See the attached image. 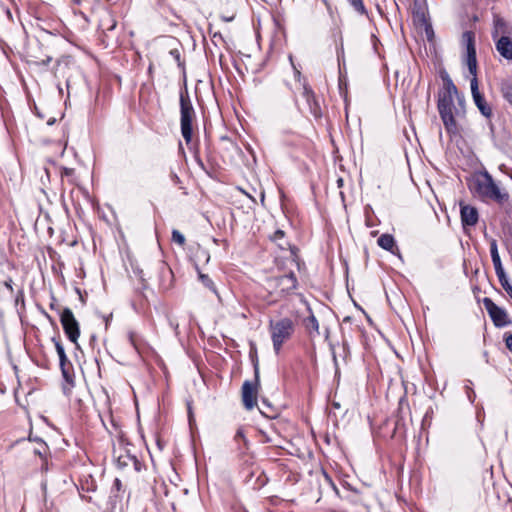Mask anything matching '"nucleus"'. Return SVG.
<instances>
[{"label":"nucleus","instance_id":"14","mask_svg":"<svg viewBox=\"0 0 512 512\" xmlns=\"http://www.w3.org/2000/svg\"><path fill=\"white\" fill-rule=\"evenodd\" d=\"M303 96L306 99V102L309 106V110H310L311 114L316 118L321 117V115H322L321 106H320L319 102L317 101L312 89H310L307 86H304Z\"/></svg>","mask_w":512,"mask_h":512},{"label":"nucleus","instance_id":"17","mask_svg":"<svg viewBox=\"0 0 512 512\" xmlns=\"http://www.w3.org/2000/svg\"><path fill=\"white\" fill-rule=\"evenodd\" d=\"M239 455H246L249 450V441L246 438L245 428L239 427L234 435Z\"/></svg>","mask_w":512,"mask_h":512},{"label":"nucleus","instance_id":"7","mask_svg":"<svg viewBox=\"0 0 512 512\" xmlns=\"http://www.w3.org/2000/svg\"><path fill=\"white\" fill-rule=\"evenodd\" d=\"M60 322L68 339L78 346L80 326L70 308L66 307L61 311Z\"/></svg>","mask_w":512,"mask_h":512},{"label":"nucleus","instance_id":"24","mask_svg":"<svg viewBox=\"0 0 512 512\" xmlns=\"http://www.w3.org/2000/svg\"><path fill=\"white\" fill-rule=\"evenodd\" d=\"M100 27L103 30L111 31L116 27V21L113 19L112 15L110 13H106L101 21H100Z\"/></svg>","mask_w":512,"mask_h":512},{"label":"nucleus","instance_id":"21","mask_svg":"<svg viewBox=\"0 0 512 512\" xmlns=\"http://www.w3.org/2000/svg\"><path fill=\"white\" fill-rule=\"evenodd\" d=\"M303 325L309 334L314 332L316 335H319V322L312 312L303 320Z\"/></svg>","mask_w":512,"mask_h":512},{"label":"nucleus","instance_id":"45","mask_svg":"<svg viewBox=\"0 0 512 512\" xmlns=\"http://www.w3.org/2000/svg\"><path fill=\"white\" fill-rule=\"evenodd\" d=\"M112 317V314L109 317H105L106 327L108 326L109 319Z\"/></svg>","mask_w":512,"mask_h":512},{"label":"nucleus","instance_id":"39","mask_svg":"<svg viewBox=\"0 0 512 512\" xmlns=\"http://www.w3.org/2000/svg\"><path fill=\"white\" fill-rule=\"evenodd\" d=\"M44 315L51 323H54L52 317L48 313L44 312Z\"/></svg>","mask_w":512,"mask_h":512},{"label":"nucleus","instance_id":"3","mask_svg":"<svg viewBox=\"0 0 512 512\" xmlns=\"http://www.w3.org/2000/svg\"><path fill=\"white\" fill-rule=\"evenodd\" d=\"M269 330L271 333L273 349L276 354H279L283 344L293 336L295 332V323L289 317H284L277 321L271 320L269 323Z\"/></svg>","mask_w":512,"mask_h":512},{"label":"nucleus","instance_id":"51","mask_svg":"<svg viewBox=\"0 0 512 512\" xmlns=\"http://www.w3.org/2000/svg\"><path fill=\"white\" fill-rule=\"evenodd\" d=\"M76 244H77V241H76V240H75V241H73V242L71 243V245H72V246H74V245H76Z\"/></svg>","mask_w":512,"mask_h":512},{"label":"nucleus","instance_id":"32","mask_svg":"<svg viewBox=\"0 0 512 512\" xmlns=\"http://www.w3.org/2000/svg\"><path fill=\"white\" fill-rule=\"evenodd\" d=\"M504 341L507 349L512 352V333H505Z\"/></svg>","mask_w":512,"mask_h":512},{"label":"nucleus","instance_id":"12","mask_svg":"<svg viewBox=\"0 0 512 512\" xmlns=\"http://www.w3.org/2000/svg\"><path fill=\"white\" fill-rule=\"evenodd\" d=\"M159 289L163 292L170 290L174 283V274L172 269L165 263H161L158 268Z\"/></svg>","mask_w":512,"mask_h":512},{"label":"nucleus","instance_id":"28","mask_svg":"<svg viewBox=\"0 0 512 512\" xmlns=\"http://www.w3.org/2000/svg\"><path fill=\"white\" fill-rule=\"evenodd\" d=\"M496 275L498 277V280H499L501 286L503 287V289L507 292V294L512 299V285L510 284L505 271L502 274H496Z\"/></svg>","mask_w":512,"mask_h":512},{"label":"nucleus","instance_id":"41","mask_svg":"<svg viewBox=\"0 0 512 512\" xmlns=\"http://www.w3.org/2000/svg\"><path fill=\"white\" fill-rule=\"evenodd\" d=\"M11 282V280L5 282V286L8 287L9 289H12Z\"/></svg>","mask_w":512,"mask_h":512},{"label":"nucleus","instance_id":"16","mask_svg":"<svg viewBox=\"0 0 512 512\" xmlns=\"http://www.w3.org/2000/svg\"><path fill=\"white\" fill-rule=\"evenodd\" d=\"M404 409H409V403L405 397L400 398L398 403V410H397V416L395 421V427L393 431V437L397 434V432H400L402 429H404L405 423H404V417L402 416V413Z\"/></svg>","mask_w":512,"mask_h":512},{"label":"nucleus","instance_id":"48","mask_svg":"<svg viewBox=\"0 0 512 512\" xmlns=\"http://www.w3.org/2000/svg\"><path fill=\"white\" fill-rule=\"evenodd\" d=\"M349 320H350V317H345L343 321H344V322H347V321H349Z\"/></svg>","mask_w":512,"mask_h":512},{"label":"nucleus","instance_id":"8","mask_svg":"<svg viewBox=\"0 0 512 512\" xmlns=\"http://www.w3.org/2000/svg\"><path fill=\"white\" fill-rule=\"evenodd\" d=\"M271 287L278 289L282 295L290 294L297 288V278L293 272L284 274L276 277H272L268 280Z\"/></svg>","mask_w":512,"mask_h":512},{"label":"nucleus","instance_id":"23","mask_svg":"<svg viewBox=\"0 0 512 512\" xmlns=\"http://www.w3.org/2000/svg\"><path fill=\"white\" fill-rule=\"evenodd\" d=\"M51 341L54 343L56 352L59 357V364L68 361L64 346L62 345L59 337H52Z\"/></svg>","mask_w":512,"mask_h":512},{"label":"nucleus","instance_id":"1","mask_svg":"<svg viewBox=\"0 0 512 512\" xmlns=\"http://www.w3.org/2000/svg\"><path fill=\"white\" fill-rule=\"evenodd\" d=\"M443 87L439 92L438 111L448 133L458 132L457 118L465 113V99L460 95L457 87L447 72H441Z\"/></svg>","mask_w":512,"mask_h":512},{"label":"nucleus","instance_id":"33","mask_svg":"<svg viewBox=\"0 0 512 512\" xmlns=\"http://www.w3.org/2000/svg\"><path fill=\"white\" fill-rule=\"evenodd\" d=\"M465 389H466V394H467V397H468L469 401L471 403H473L474 402V398H475V392L473 391V389L470 387L469 384L465 385Z\"/></svg>","mask_w":512,"mask_h":512},{"label":"nucleus","instance_id":"46","mask_svg":"<svg viewBox=\"0 0 512 512\" xmlns=\"http://www.w3.org/2000/svg\"><path fill=\"white\" fill-rule=\"evenodd\" d=\"M7 16H8L10 19H12V14H11V12H10L9 10H7Z\"/></svg>","mask_w":512,"mask_h":512},{"label":"nucleus","instance_id":"2","mask_svg":"<svg viewBox=\"0 0 512 512\" xmlns=\"http://www.w3.org/2000/svg\"><path fill=\"white\" fill-rule=\"evenodd\" d=\"M471 189L483 201H492L502 206L509 203L508 192L501 189L486 170L474 176Z\"/></svg>","mask_w":512,"mask_h":512},{"label":"nucleus","instance_id":"31","mask_svg":"<svg viewBox=\"0 0 512 512\" xmlns=\"http://www.w3.org/2000/svg\"><path fill=\"white\" fill-rule=\"evenodd\" d=\"M128 339H129V342L130 344L136 349V350H139V344H138V339H137V335L135 332H129L128 333Z\"/></svg>","mask_w":512,"mask_h":512},{"label":"nucleus","instance_id":"50","mask_svg":"<svg viewBox=\"0 0 512 512\" xmlns=\"http://www.w3.org/2000/svg\"><path fill=\"white\" fill-rule=\"evenodd\" d=\"M468 227H469V226L463 225V229H464L465 231H467V228H468Z\"/></svg>","mask_w":512,"mask_h":512},{"label":"nucleus","instance_id":"27","mask_svg":"<svg viewBox=\"0 0 512 512\" xmlns=\"http://www.w3.org/2000/svg\"><path fill=\"white\" fill-rule=\"evenodd\" d=\"M198 277H199V280L201 281V283L206 288H208L213 293L217 294L216 286H215L213 280L207 274H203V273L199 272V276Z\"/></svg>","mask_w":512,"mask_h":512},{"label":"nucleus","instance_id":"13","mask_svg":"<svg viewBox=\"0 0 512 512\" xmlns=\"http://www.w3.org/2000/svg\"><path fill=\"white\" fill-rule=\"evenodd\" d=\"M512 34V27L499 15L493 17L492 38L509 37Z\"/></svg>","mask_w":512,"mask_h":512},{"label":"nucleus","instance_id":"36","mask_svg":"<svg viewBox=\"0 0 512 512\" xmlns=\"http://www.w3.org/2000/svg\"><path fill=\"white\" fill-rule=\"evenodd\" d=\"M212 41L216 44L217 42H223V37L219 32L212 34Z\"/></svg>","mask_w":512,"mask_h":512},{"label":"nucleus","instance_id":"4","mask_svg":"<svg viewBox=\"0 0 512 512\" xmlns=\"http://www.w3.org/2000/svg\"><path fill=\"white\" fill-rule=\"evenodd\" d=\"M180 113L181 134L186 144H189L192 140V122L195 118V111L186 89L180 92Z\"/></svg>","mask_w":512,"mask_h":512},{"label":"nucleus","instance_id":"25","mask_svg":"<svg viewBox=\"0 0 512 512\" xmlns=\"http://www.w3.org/2000/svg\"><path fill=\"white\" fill-rule=\"evenodd\" d=\"M413 20L418 25L428 26L425 12L421 7L413 10Z\"/></svg>","mask_w":512,"mask_h":512},{"label":"nucleus","instance_id":"37","mask_svg":"<svg viewBox=\"0 0 512 512\" xmlns=\"http://www.w3.org/2000/svg\"><path fill=\"white\" fill-rule=\"evenodd\" d=\"M51 61H52V58L48 56L45 59L41 60L40 62H36V64L47 66L50 64Z\"/></svg>","mask_w":512,"mask_h":512},{"label":"nucleus","instance_id":"42","mask_svg":"<svg viewBox=\"0 0 512 512\" xmlns=\"http://www.w3.org/2000/svg\"><path fill=\"white\" fill-rule=\"evenodd\" d=\"M50 308H51L52 310H58L57 305H56V304H54V303H51V304H50Z\"/></svg>","mask_w":512,"mask_h":512},{"label":"nucleus","instance_id":"10","mask_svg":"<svg viewBox=\"0 0 512 512\" xmlns=\"http://www.w3.org/2000/svg\"><path fill=\"white\" fill-rule=\"evenodd\" d=\"M470 86L475 105L477 106V108L479 109L483 116L489 118L492 115V109L487 104V102L484 99V96L479 91L478 80L476 78V75L473 76V78L471 79Z\"/></svg>","mask_w":512,"mask_h":512},{"label":"nucleus","instance_id":"19","mask_svg":"<svg viewBox=\"0 0 512 512\" xmlns=\"http://www.w3.org/2000/svg\"><path fill=\"white\" fill-rule=\"evenodd\" d=\"M377 243L382 249L389 251L392 254H395L396 251H399V249L396 245L395 239L391 234H388V233L382 234L378 238Z\"/></svg>","mask_w":512,"mask_h":512},{"label":"nucleus","instance_id":"34","mask_svg":"<svg viewBox=\"0 0 512 512\" xmlns=\"http://www.w3.org/2000/svg\"><path fill=\"white\" fill-rule=\"evenodd\" d=\"M283 237H284V232L282 230H277V231H275L273 236H271V240L277 242V241L281 240Z\"/></svg>","mask_w":512,"mask_h":512},{"label":"nucleus","instance_id":"49","mask_svg":"<svg viewBox=\"0 0 512 512\" xmlns=\"http://www.w3.org/2000/svg\"><path fill=\"white\" fill-rule=\"evenodd\" d=\"M278 245H279V247H280L281 249H284V246H283V244H282V243H278Z\"/></svg>","mask_w":512,"mask_h":512},{"label":"nucleus","instance_id":"43","mask_svg":"<svg viewBox=\"0 0 512 512\" xmlns=\"http://www.w3.org/2000/svg\"><path fill=\"white\" fill-rule=\"evenodd\" d=\"M332 406H333L334 408H337V409H338V408H340V404H339V403H337V402H333V403H332Z\"/></svg>","mask_w":512,"mask_h":512},{"label":"nucleus","instance_id":"38","mask_svg":"<svg viewBox=\"0 0 512 512\" xmlns=\"http://www.w3.org/2000/svg\"><path fill=\"white\" fill-rule=\"evenodd\" d=\"M141 282H142V288L147 289V283H146L145 279L142 277H141Z\"/></svg>","mask_w":512,"mask_h":512},{"label":"nucleus","instance_id":"20","mask_svg":"<svg viewBox=\"0 0 512 512\" xmlns=\"http://www.w3.org/2000/svg\"><path fill=\"white\" fill-rule=\"evenodd\" d=\"M490 254L494 265L495 273L502 274L504 272V268L502 266L501 258L498 252L497 242L495 239H491L490 241Z\"/></svg>","mask_w":512,"mask_h":512},{"label":"nucleus","instance_id":"18","mask_svg":"<svg viewBox=\"0 0 512 512\" xmlns=\"http://www.w3.org/2000/svg\"><path fill=\"white\" fill-rule=\"evenodd\" d=\"M461 220L462 224H476L478 221V211L475 207L470 205L461 206Z\"/></svg>","mask_w":512,"mask_h":512},{"label":"nucleus","instance_id":"52","mask_svg":"<svg viewBox=\"0 0 512 512\" xmlns=\"http://www.w3.org/2000/svg\"><path fill=\"white\" fill-rule=\"evenodd\" d=\"M371 235H372V236H376V235H377V232H376V231H375V232H372V233H371Z\"/></svg>","mask_w":512,"mask_h":512},{"label":"nucleus","instance_id":"35","mask_svg":"<svg viewBox=\"0 0 512 512\" xmlns=\"http://www.w3.org/2000/svg\"><path fill=\"white\" fill-rule=\"evenodd\" d=\"M122 488V482L120 479L118 478H115L114 482H113V486H112V490L114 491H120Z\"/></svg>","mask_w":512,"mask_h":512},{"label":"nucleus","instance_id":"44","mask_svg":"<svg viewBox=\"0 0 512 512\" xmlns=\"http://www.w3.org/2000/svg\"><path fill=\"white\" fill-rule=\"evenodd\" d=\"M262 404H263L264 406H267L268 408H271V407H270V404H269L266 400H263V401H262Z\"/></svg>","mask_w":512,"mask_h":512},{"label":"nucleus","instance_id":"6","mask_svg":"<svg viewBox=\"0 0 512 512\" xmlns=\"http://www.w3.org/2000/svg\"><path fill=\"white\" fill-rule=\"evenodd\" d=\"M482 303L495 327L503 328L512 324L507 311L496 305L491 298H483Z\"/></svg>","mask_w":512,"mask_h":512},{"label":"nucleus","instance_id":"40","mask_svg":"<svg viewBox=\"0 0 512 512\" xmlns=\"http://www.w3.org/2000/svg\"><path fill=\"white\" fill-rule=\"evenodd\" d=\"M260 412H261V414L266 415L267 417H270V418H273V417H274V415H268V414L266 413V411H264V410H262V409H260Z\"/></svg>","mask_w":512,"mask_h":512},{"label":"nucleus","instance_id":"5","mask_svg":"<svg viewBox=\"0 0 512 512\" xmlns=\"http://www.w3.org/2000/svg\"><path fill=\"white\" fill-rule=\"evenodd\" d=\"M254 369V382L245 381L242 385V401L247 410H252L257 404V392L260 384V371L257 356L251 355Z\"/></svg>","mask_w":512,"mask_h":512},{"label":"nucleus","instance_id":"30","mask_svg":"<svg viewBox=\"0 0 512 512\" xmlns=\"http://www.w3.org/2000/svg\"><path fill=\"white\" fill-rule=\"evenodd\" d=\"M172 241L177 243L180 246H184L185 244V236L178 230H173L172 232Z\"/></svg>","mask_w":512,"mask_h":512},{"label":"nucleus","instance_id":"15","mask_svg":"<svg viewBox=\"0 0 512 512\" xmlns=\"http://www.w3.org/2000/svg\"><path fill=\"white\" fill-rule=\"evenodd\" d=\"M495 46L503 58L512 60V40L510 37H499L496 40Z\"/></svg>","mask_w":512,"mask_h":512},{"label":"nucleus","instance_id":"22","mask_svg":"<svg viewBox=\"0 0 512 512\" xmlns=\"http://www.w3.org/2000/svg\"><path fill=\"white\" fill-rule=\"evenodd\" d=\"M500 91L503 98L512 106V80H502L500 82Z\"/></svg>","mask_w":512,"mask_h":512},{"label":"nucleus","instance_id":"29","mask_svg":"<svg viewBox=\"0 0 512 512\" xmlns=\"http://www.w3.org/2000/svg\"><path fill=\"white\" fill-rule=\"evenodd\" d=\"M350 5L354 8V10L360 14H367L366 8L364 6L363 0H348Z\"/></svg>","mask_w":512,"mask_h":512},{"label":"nucleus","instance_id":"47","mask_svg":"<svg viewBox=\"0 0 512 512\" xmlns=\"http://www.w3.org/2000/svg\"><path fill=\"white\" fill-rule=\"evenodd\" d=\"M54 121H55L54 119H51V120L48 121V124L52 125L54 123Z\"/></svg>","mask_w":512,"mask_h":512},{"label":"nucleus","instance_id":"11","mask_svg":"<svg viewBox=\"0 0 512 512\" xmlns=\"http://www.w3.org/2000/svg\"><path fill=\"white\" fill-rule=\"evenodd\" d=\"M59 365L62 377L64 379L62 390L66 396H69L72 388L75 386V373L73 364L70 362V360H68L64 363H60Z\"/></svg>","mask_w":512,"mask_h":512},{"label":"nucleus","instance_id":"26","mask_svg":"<svg viewBox=\"0 0 512 512\" xmlns=\"http://www.w3.org/2000/svg\"><path fill=\"white\" fill-rule=\"evenodd\" d=\"M130 462H137V458L134 455H130L127 453L126 455H119L117 457V465L120 468H125L129 465Z\"/></svg>","mask_w":512,"mask_h":512},{"label":"nucleus","instance_id":"9","mask_svg":"<svg viewBox=\"0 0 512 512\" xmlns=\"http://www.w3.org/2000/svg\"><path fill=\"white\" fill-rule=\"evenodd\" d=\"M462 44L466 46L467 66L470 74L473 76L477 73V59L475 49V34L472 31H465L462 34Z\"/></svg>","mask_w":512,"mask_h":512}]
</instances>
